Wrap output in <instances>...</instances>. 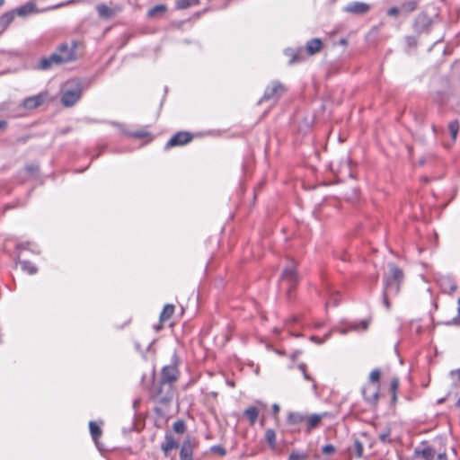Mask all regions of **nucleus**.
Here are the masks:
<instances>
[{"label":"nucleus","instance_id":"1","mask_svg":"<svg viewBox=\"0 0 460 460\" xmlns=\"http://www.w3.org/2000/svg\"><path fill=\"white\" fill-rule=\"evenodd\" d=\"M298 281L294 262L285 268L279 279V289L286 293L288 299L292 298V291L296 288Z\"/></svg>","mask_w":460,"mask_h":460},{"label":"nucleus","instance_id":"2","mask_svg":"<svg viewBox=\"0 0 460 460\" xmlns=\"http://www.w3.org/2000/svg\"><path fill=\"white\" fill-rule=\"evenodd\" d=\"M389 274L384 277V288L393 291L394 295L400 292V286L404 279L403 271L394 263H388Z\"/></svg>","mask_w":460,"mask_h":460},{"label":"nucleus","instance_id":"3","mask_svg":"<svg viewBox=\"0 0 460 460\" xmlns=\"http://www.w3.org/2000/svg\"><path fill=\"white\" fill-rule=\"evenodd\" d=\"M49 101V93L47 92L27 97L23 100L22 106L26 110L36 109Z\"/></svg>","mask_w":460,"mask_h":460},{"label":"nucleus","instance_id":"4","mask_svg":"<svg viewBox=\"0 0 460 460\" xmlns=\"http://www.w3.org/2000/svg\"><path fill=\"white\" fill-rule=\"evenodd\" d=\"M284 85L279 82H272L270 85L265 89L264 94L262 98L260 100L259 103L264 101H270L278 99L279 96L284 92Z\"/></svg>","mask_w":460,"mask_h":460},{"label":"nucleus","instance_id":"5","mask_svg":"<svg viewBox=\"0 0 460 460\" xmlns=\"http://www.w3.org/2000/svg\"><path fill=\"white\" fill-rule=\"evenodd\" d=\"M192 140V135L186 131H180L173 135L166 143L164 148L169 149L173 146H183Z\"/></svg>","mask_w":460,"mask_h":460},{"label":"nucleus","instance_id":"6","mask_svg":"<svg viewBox=\"0 0 460 460\" xmlns=\"http://www.w3.org/2000/svg\"><path fill=\"white\" fill-rule=\"evenodd\" d=\"M75 48V43H73V46L71 47L67 43H63L59 46L57 52H55L54 54H58V56H59L60 58H66V60H64V64L68 63L73 60H75L76 58Z\"/></svg>","mask_w":460,"mask_h":460},{"label":"nucleus","instance_id":"7","mask_svg":"<svg viewBox=\"0 0 460 460\" xmlns=\"http://www.w3.org/2000/svg\"><path fill=\"white\" fill-rule=\"evenodd\" d=\"M180 376V372L176 366L169 365L165 366L162 369L161 373V382L162 384H171L175 382Z\"/></svg>","mask_w":460,"mask_h":460},{"label":"nucleus","instance_id":"8","mask_svg":"<svg viewBox=\"0 0 460 460\" xmlns=\"http://www.w3.org/2000/svg\"><path fill=\"white\" fill-rule=\"evenodd\" d=\"M82 91L80 88H75L73 90H66L61 96V102L66 107L74 106L80 99Z\"/></svg>","mask_w":460,"mask_h":460},{"label":"nucleus","instance_id":"9","mask_svg":"<svg viewBox=\"0 0 460 460\" xmlns=\"http://www.w3.org/2000/svg\"><path fill=\"white\" fill-rule=\"evenodd\" d=\"M64 60H66V58H60L58 54L52 53L49 57L41 58L36 68L43 71L49 70L54 65L64 64Z\"/></svg>","mask_w":460,"mask_h":460},{"label":"nucleus","instance_id":"10","mask_svg":"<svg viewBox=\"0 0 460 460\" xmlns=\"http://www.w3.org/2000/svg\"><path fill=\"white\" fill-rule=\"evenodd\" d=\"M343 12L361 15L367 13L370 10V5L363 2H351L343 7Z\"/></svg>","mask_w":460,"mask_h":460},{"label":"nucleus","instance_id":"11","mask_svg":"<svg viewBox=\"0 0 460 460\" xmlns=\"http://www.w3.org/2000/svg\"><path fill=\"white\" fill-rule=\"evenodd\" d=\"M437 449L435 444L429 446L426 442H423L422 447L414 449V454L422 456L425 460H435Z\"/></svg>","mask_w":460,"mask_h":460},{"label":"nucleus","instance_id":"12","mask_svg":"<svg viewBox=\"0 0 460 460\" xmlns=\"http://www.w3.org/2000/svg\"><path fill=\"white\" fill-rule=\"evenodd\" d=\"M432 24V21L425 14H420L414 22V30L418 33L428 32Z\"/></svg>","mask_w":460,"mask_h":460},{"label":"nucleus","instance_id":"13","mask_svg":"<svg viewBox=\"0 0 460 460\" xmlns=\"http://www.w3.org/2000/svg\"><path fill=\"white\" fill-rule=\"evenodd\" d=\"M379 386L377 385H368L362 390L365 400L370 404H376L378 399Z\"/></svg>","mask_w":460,"mask_h":460},{"label":"nucleus","instance_id":"14","mask_svg":"<svg viewBox=\"0 0 460 460\" xmlns=\"http://www.w3.org/2000/svg\"><path fill=\"white\" fill-rule=\"evenodd\" d=\"M179 447V442L174 438L171 432H166L164 437V442L161 445V449L164 451L165 456L169 455V452Z\"/></svg>","mask_w":460,"mask_h":460},{"label":"nucleus","instance_id":"15","mask_svg":"<svg viewBox=\"0 0 460 460\" xmlns=\"http://www.w3.org/2000/svg\"><path fill=\"white\" fill-rule=\"evenodd\" d=\"M193 456V446L190 438H186L181 445L180 450V459L181 460H192Z\"/></svg>","mask_w":460,"mask_h":460},{"label":"nucleus","instance_id":"16","mask_svg":"<svg viewBox=\"0 0 460 460\" xmlns=\"http://www.w3.org/2000/svg\"><path fill=\"white\" fill-rule=\"evenodd\" d=\"M326 415V413L323 414H312L309 417L305 416V423H306V431L311 432L312 429L317 428L322 419Z\"/></svg>","mask_w":460,"mask_h":460},{"label":"nucleus","instance_id":"17","mask_svg":"<svg viewBox=\"0 0 460 460\" xmlns=\"http://www.w3.org/2000/svg\"><path fill=\"white\" fill-rule=\"evenodd\" d=\"M323 47V42L318 38L311 39L306 42L305 49L309 55H315Z\"/></svg>","mask_w":460,"mask_h":460},{"label":"nucleus","instance_id":"18","mask_svg":"<svg viewBox=\"0 0 460 460\" xmlns=\"http://www.w3.org/2000/svg\"><path fill=\"white\" fill-rule=\"evenodd\" d=\"M36 5L33 3H27L24 5L16 8L14 11L19 16H27L34 13Z\"/></svg>","mask_w":460,"mask_h":460},{"label":"nucleus","instance_id":"19","mask_svg":"<svg viewBox=\"0 0 460 460\" xmlns=\"http://www.w3.org/2000/svg\"><path fill=\"white\" fill-rule=\"evenodd\" d=\"M17 263H20L22 266V270L23 271L28 272L30 275H33L37 273L38 269L36 266H34L31 261H22L20 259V254L17 255Z\"/></svg>","mask_w":460,"mask_h":460},{"label":"nucleus","instance_id":"20","mask_svg":"<svg viewBox=\"0 0 460 460\" xmlns=\"http://www.w3.org/2000/svg\"><path fill=\"white\" fill-rule=\"evenodd\" d=\"M368 327V322L367 321H361L359 323H355L350 326L349 330L352 331H358L359 329L366 331ZM340 334L346 335L349 332V329L342 328V329H337L336 330Z\"/></svg>","mask_w":460,"mask_h":460},{"label":"nucleus","instance_id":"21","mask_svg":"<svg viewBox=\"0 0 460 460\" xmlns=\"http://www.w3.org/2000/svg\"><path fill=\"white\" fill-rule=\"evenodd\" d=\"M305 420V416L301 412H289L287 421L290 425H296Z\"/></svg>","mask_w":460,"mask_h":460},{"label":"nucleus","instance_id":"22","mask_svg":"<svg viewBox=\"0 0 460 460\" xmlns=\"http://www.w3.org/2000/svg\"><path fill=\"white\" fill-rule=\"evenodd\" d=\"M173 313H174V305L172 304L165 305L160 314V316H159L160 322L163 323L164 321L169 320L172 317V315L173 314Z\"/></svg>","mask_w":460,"mask_h":460},{"label":"nucleus","instance_id":"23","mask_svg":"<svg viewBox=\"0 0 460 460\" xmlns=\"http://www.w3.org/2000/svg\"><path fill=\"white\" fill-rule=\"evenodd\" d=\"M300 52H301V49L295 50L292 49H287L285 50V55L291 58L290 60L288 61L289 65H293L295 63L302 61V58L300 57Z\"/></svg>","mask_w":460,"mask_h":460},{"label":"nucleus","instance_id":"24","mask_svg":"<svg viewBox=\"0 0 460 460\" xmlns=\"http://www.w3.org/2000/svg\"><path fill=\"white\" fill-rule=\"evenodd\" d=\"M243 415L248 418L251 425H253L258 419L259 410L254 406L249 407L243 411Z\"/></svg>","mask_w":460,"mask_h":460},{"label":"nucleus","instance_id":"25","mask_svg":"<svg viewBox=\"0 0 460 460\" xmlns=\"http://www.w3.org/2000/svg\"><path fill=\"white\" fill-rule=\"evenodd\" d=\"M96 10L102 18L109 19L114 14L113 11L103 4H98Z\"/></svg>","mask_w":460,"mask_h":460},{"label":"nucleus","instance_id":"26","mask_svg":"<svg viewBox=\"0 0 460 460\" xmlns=\"http://www.w3.org/2000/svg\"><path fill=\"white\" fill-rule=\"evenodd\" d=\"M349 450L351 455H354L359 458L363 456L364 447L358 439H355L352 447H350Z\"/></svg>","mask_w":460,"mask_h":460},{"label":"nucleus","instance_id":"27","mask_svg":"<svg viewBox=\"0 0 460 460\" xmlns=\"http://www.w3.org/2000/svg\"><path fill=\"white\" fill-rule=\"evenodd\" d=\"M402 13H409L413 12L418 7V2L416 0H410L401 4Z\"/></svg>","mask_w":460,"mask_h":460},{"label":"nucleus","instance_id":"28","mask_svg":"<svg viewBox=\"0 0 460 460\" xmlns=\"http://www.w3.org/2000/svg\"><path fill=\"white\" fill-rule=\"evenodd\" d=\"M265 440L271 449L276 448V432L272 429H268L265 432Z\"/></svg>","mask_w":460,"mask_h":460},{"label":"nucleus","instance_id":"29","mask_svg":"<svg viewBox=\"0 0 460 460\" xmlns=\"http://www.w3.org/2000/svg\"><path fill=\"white\" fill-rule=\"evenodd\" d=\"M89 429L91 436L94 441H97V439L102 436V429L101 428L96 424L94 421L89 422Z\"/></svg>","mask_w":460,"mask_h":460},{"label":"nucleus","instance_id":"30","mask_svg":"<svg viewBox=\"0 0 460 460\" xmlns=\"http://www.w3.org/2000/svg\"><path fill=\"white\" fill-rule=\"evenodd\" d=\"M15 15H17V14L14 10L12 12L4 13L0 17V24L3 26H8L13 21Z\"/></svg>","mask_w":460,"mask_h":460},{"label":"nucleus","instance_id":"31","mask_svg":"<svg viewBox=\"0 0 460 460\" xmlns=\"http://www.w3.org/2000/svg\"><path fill=\"white\" fill-rule=\"evenodd\" d=\"M172 429L177 434H183L186 431V424L182 420H178L173 423Z\"/></svg>","mask_w":460,"mask_h":460},{"label":"nucleus","instance_id":"32","mask_svg":"<svg viewBox=\"0 0 460 460\" xmlns=\"http://www.w3.org/2000/svg\"><path fill=\"white\" fill-rule=\"evenodd\" d=\"M167 7L164 4H157L154 6L153 8L149 9L147 15L149 17H155L157 13H164L166 11Z\"/></svg>","mask_w":460,"mask_h":460},{"label":"nucleus","instance_id":"33","mask_svg":"<svg viewBox=\"0 0 460 460\" xmlns=\"http://www.w3.org/2000/svg\"><path fill=\"white\" fill-rule=\"evenodd\" d=\"M124 133L129 137L135 138H143L149 135V133L145 129L136 130V131H124Z\"/></svg>","mask_w":460,"mask_h":460},{"label":"nucleus","instance_id":"34","mask_svg":"<svg viewBox=\"0 0 460 460\" xmlns=\"http://www.w3.org/2000/svg\"><path fill=\"white\" fill-rule=\"evenodd\" d=\"M308 455L304 452L293 450L288 457V460H307Z\"/></svg>","mask_w":460,"mask_h":460},{"label":"nucleus","instance_id":"35","mask_svg":"<svg viewBox=\"0 0 460 460\" xmlns=\"http://www.w3.org/2000/svg\"><path fill=\"white\" fill-rule=\"evenodd\" d=\"M448 129L453 140H456L459 129V124L457 120H453L448 125Z\"/></svg>","mask_w":460,"mask_h":460},{"label":"nucleus","instance_id":"36","mask_svg":"<svg viewBox=\"0 0 460 460\" xmlns=\"http://www.w3.org/2000/svg\"><path fill=\"white\" fill-rule=\"evenodd\" d=\"M390 295L395 296L393 293V291H391L388 288H384V290H383V303H384V305L386 307L387 310H389L390 307H391V305H390V302H389V299H388V296Z\"/></svg>","mask_w":460,"mask_h":460},{"label":"nucleus","instance_id":"37","mask_svg":"<svg viewBox=\"0 0 460 460\" xmlns=\"http://www.w3.org/2000/svg\"><path fill=\"white\" fill-rule=\"evenodd\" d=\"M381 372L378 368H376L371 371L369 375V381L372 383V385H375V383H378L380 379Z\"/></svg>","mask_w":460,"mask_h":460},{"label":"nucleus","instance_id":"38","mask_svg":"<svg viewBox=\"0 0 460 460\" xmlns=\"http://www.w3.org/2000/svg\"><path fill=\"white\" fill-rule=\"evenodd\" d=\"M190 6H191V2H190V0H178V1L176 2V7H177V9H180V10L187 9V8H189Z\"/></svg>","mask_w":460,"mask_h":460},{"label":"nucleus","instance_id":"39","mask_svg":"<svg viewBox=\"0 0 460 460\" xmlns=\"http://www.w3.org/2000/svg\"><path fill=\"white\" fill-rule=\"evenodd\" d=\"M24 170L30 174L34 175L39 172V165L36 164H31L24 167Z\"/></svg>","mask_w":460,"mask_h":460},{"label":"nucleus","instance_id":"40","mask_svg":"<svg viewBox=\"0 0 460 460\" xmlns=\"http://www.w3.org/2000/svg\"><path fill=\"white\" fill-rule=\"evenodd\" d=\"M335 452V447L328 444L322 447V453L326 456H330Z\"/></svg>","mask_w":460,"mask_h":460},{"label":"nucleus","instance_id":"41","mask_svg":"<svg viewBox=\"0 0 460 460\" xmlns=\"http://www.w3.org/2000/svg\"><path fill=\"white\" fill-rule=\"evenodd\" d=\"M299 370L303 373L304 378L307 381H313V378L306 372V365L305 363H301L298 365Z\"/></svg>","mask_w":460,"mask_h":460},{"label":"nucleus","instance_id":"42","mask_svg":"<svg viewBox=\"0 0 460 460\" xmlns=\"http://www.w3.org/2000/svg\"><path fill=\"white\" fill-rule=\"evenodd\" d=\"M398 386H399V380H398V378H394L391 381V390L393 392V399L394 400L396 399V390L398 389Z\"/></svg>","mask_w":460,"mask_h":460},{"label":"nucleus","instance_id":"43","mask_svg":"<svg viewBox=\"0 0 460 460\" xmlns=\"http://www.w3.org/2000/svg\"><path fill=\"white\" fill-rule=\"evenodd\" d=\"M402 13L401 11V7H396V6H394V7H391L387 10V15L389 16H392V17H396L398 16V14Z\"/></svg>","mask_w":460,"mask_h":460},{"label":"nucleus","instance_id":"44","mask_svg":"<svg viewBox=\"0 0 460 460\" xmlns=\"http://www.w3.org/2000/svg\"><path fill=\"white\" fill-rule=\"evenodd\" d=\"M211 452L220 455L224 456L226 454V449L221 446H213L211 447Z\"/></svg>","mask_w":460,"mask_h":460},{"label":"nucleus","instance_id":"45","mask_svg":"<svg viewBox=\"0 0 460 460\" xmlns=\"http://www.w3.org/2000/svg\"><path fill=\"white\" fill-rule=\"evenodd\" d=\"M389 437H390V429H387L382 433L379 434V439L383 442V443H388L390 442L391 440L389 439Z\"/></svg>","mask_w":460,"mask_h":460},{"label":"nucleus","instance_id":"46","mask_svg":"<svg viewBox=\"0 0 460 460\" xmlns=\"http://www.w3.org/2000/svg\"><path fill=\"white\" fill-rule=\"evenodd\" d=\"M435 460H447L446 451L445 450L440 451L439 449H437V455H436Z\"/></svg>","mask_w":460,"mask_h":460},{"label":"nucleus","instance_id":"47","mask_svg":"<svg viewBox=\"0 0 460 460\" xmlns=\"http://www.w3.org/2000/svg\"><path fill=\"white\" fill-rule=\"evenodd\" d=\"M339 295H335L332 297L331 301L327 302L326 303V306H328L331 303L333 304V305H339Z\"/></svg>","mask_w":460,"mask_h":460},{"label":"nucleus","instance_id":"48","mask_svg":"<svg viewBox=\"0 0 460 460\" xmlns=\"http://www.w3.org/2000/svg\"><path fill=\"white\" fill-rule=\"evenodd\" d=\"M310 340L318 344L323 343V341L317 336H311Z\"/></svg>","mask_w":460,"mask_h":460},{"label":"nucleus","instance_id":"49","mask_svg":"<svg viewBox=\"0 0 460 460\" xmlns=\"http://www.w3.org/2000/svg\"><path fill=\"white\" fill-rule=\"evenodd\" d=\"M17 250H25L27 249V243H20L16 246Z\"/></svg>","mask_w":460,"mask_h":460},{"label":"nucleus","instance_id":"50","mask_svg":"<svg viewBox=\"0 0 460 460\" xmlns=\"http://www.w3.org/2000/svg\"><path fill=\"white\" fill-rule=\"evenodd\" d=\"M272 410H273L274 413L277 414L279 411V406L277 403H275L272 406Z\"/></svg>","mask_w":460,"mask_h":460},{"label":"nucleus","instance_id":"51","mask_svg":"<svg viewBox=\"0 0 460 460\" xmlns=\"http://www.w3.org/2000/svg\"><path fill=\"white\" fill-rule=\"evenodd\" d=\"M7 126V122L5 120H0V129L5 128Z\"/></svg>","mask_w":460,"mask_h":460},{"label":"nucleus","instance_id":"52","mask_svg":"<svg viewBox=\"0 0 460 460\" xmlns=\"http://www.w3.org/2000/svg\"><path fill=\"white\" fill-rule=\"evenodd\" d=\"M339 44H341L342 46H346L348 44V41L346 39H341V40H340Z\"/></svg>","mask_w":460,"mask_h":460},{"label":"nucleus","instance_id":"53","mask_svg":"<svg viewBox=\"0 0 460 460\" xmlns=\"http://www.w3.org/2000/svg\"><path fill=\"white\" fill-rule=\"evenodd\" d=\"M331 337V332H328L326 333L323 338H322V341H323V342L325 341H327L329 338Z\"/></svg>","mask_w":460,"mask_h":460},{"label":"nucleus","instance_id":"54","mask_svg":"<svg viewBox=\"0 0 460 460\" xmlns=\"http://www.w3.org/2000/svg\"><path fill=\"white\" fill-rule=\"evenodd\" d=\"M408 43H409V45H411V44H415L416 42H415V40L413 38L409 37L408 38Z\"/></svg>","mask_w":460,"mask_h":460},{"label":"nucleus","instance_id":"55","mask_svg":"<svg viewBox=\"0 0 460 460\" xmlns=\"http://www.w3.org/2000/svg\"><path fill=\"white\" fill-rule=\"evenodd\" d=\"M191 5H198L199 4V0H190Z\"/></svg>","mask_w":460,"mask_h":460},{"label":"nucleus","instance_id":"56","mask_svg":"<svg viewBox=\"0 0 460 460\" xmlns=\"http://www.w3.org/2000/svg\"><path fill=\"white\" fill-rule=\"evenodd\" d=\"M155 328L156 331H159V330L162 329V326L161 325H156V326H155Z\"/></svg>","mask_w":460,"mask_h":460},{"label":"nucleus","instance_id":"57","mask_svg":"<svg viewBox=\"0 0 460 460\" xmlns=\"http://www.w3.org/2000/svg\"><path fill=\"white\" fill-rule=\"evenodd\" d=\"M112 124H113V125H115V126H117V127H119V128H122V125H120V124H119V123H115V122H114V123H112Z\"/></svg>","mask_w":460,"mask_h":460},{"label":"nucleus","instance_id":"58","mask_svg":"<svg viewBox=\"0 0 460 460\" xmlns=\"http://www.w3.org/2000/svg\"><path fill=\"white\" fill-rule=\"evenodd\" d=\"M458 305H459V306H458V314H460V298L458 299Z\"/></svg>","mask_w":460,"mask_h":460},{"label":"nucleus","instance_id":"59","mask_svg":"<svg viewBox=\"0 0 460 460\" xmlns=\"http://www.w3.org/2000/svg\"><path fill=\"white\" fill-rule=\"evenodd\" d=\"M456 405H457V407H459V408H460V396H459V399H458V401H457V402H456Z\"/></svg>","mask_w":460,"mask_h":460},{"label":"nucleus","instance_id":"60","mask_svg":"<svg viewBox=\"0 0 460 460\" xmlns=\"http://www.w3.org/2000/svg\"><path fill=\"white\" fill-rule=\"evenodd\" d=\"M377 279H378V276H376V277L374 278V281H375V282H377Z\"/></svg>","mask_w":460,"mask_h":460},{"label":"nucleus","instance_id":"61","mask_svg":"<svg viewBox=\"0 0 460 460\" xmlns=\"http://www.w3.org/2000/svg\"><path fill=\"white\" fill-rule=\"evenodd\" d=\"M4 0H0V7L4 4Z\"/></svg>","mask_w":460,"mask_h":460},{"label":"nucleus","instance_id":"62","mask_svg":"<svg viewBox=\"0 0 460 460\" xmlns=\"http://www.w3.org/2000/svg\"><path fill=\"white\" fill-rule=\"evenodd\" d=\"M313 387H314V389H316V384L315 383H314Z\"/></svg>","mask_w":460,"mask_h":460},{"label":"nucleus","instance_id":"63","mask_svg":"<svg viewBox=\"0 0 460 460\" xmlns=\"http://www.w3.org/2000/svg\"><path fill=\"white\" fill-rule=\"evenodd\" d=\"M457 372H458V377H459V380H460V369L457 370Z\"/></svg>","mask_w":460,"mask_h":460}]
</instances>
